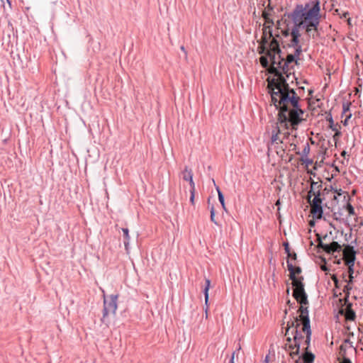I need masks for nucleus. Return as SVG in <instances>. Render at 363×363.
Instances as JSON below:
<instances>
[{"mask_svg": "<svg viewBox=\"0 0 363 363\" xmlns=\"http://www.w3.org/2000/svg\"><path fill=\"white\" fill-rule=\"evenodd\" d=\"M314 192H316V191H311V190H310L308 191V196H307V199L308 200V201H311V198L312 195H313Z\"/></svg>", "mask_w": 363, "mask_h": 363, "instance_id": "nucleus-45", "label": "nucleus"}, {"mask_svg": "<svg viewBox=\"0 0 363 363\" xmlns=\"http://www.w3.org/2000/svg\"><path fill=\"white\" fill-rule=\"evenodd\" d=\"M216 189L218 192L219 202L220 203L223 208L224 210H225V199H224L223 194L222 193V191H220V189L218 186H216Z\"/></svg>", "mask_w": 363, "mask_h": 363, "instance_id": "nucleus-25", "label": "nucleus"}, {"mask_svg": "<svg viewBox=\"0 0 363 363\" xmlns=\"http://www.w3.org/2000/svg\"><path fill=\"white\" fill-rule=\"evenodd\" d=\"M291 146H292L293 150H295V149H296V145H295V144H294V143H291Z\"/></svg>", "mask_w": 363, "mask_h": 363, "instance_id": "nucleus-57", "label": "nucleus"}, {"mask_svg": "<svg viewBox=\"0 0 363 363\" xmlns=\"http://www.w3.org/2000/svg\"><path fill=\"white\" fill-rule=\"evenodd\" d=\"M262 30H263V32H262L263 36L272 38V40L274 38L273 37L272 27H271V26L264 25Z\"/></svg>", "mask_w": 363, "mask_h": 363, "instance_id": "nucleus-20", "label": "nucleus"}, {"mask_svg": "<svg viewBox=\"0 0 363 363\" xmlns=\"http://www.w3.org/2000/svg\"><path fill=\"white\" fill-rule=\"evenodd\" d=\"M299 319L297 317H294V319L287 322V327L286 329L285 335H287L291 328H294V330L298 328L300 326Z\"/></svg>", "mask_w": 363, "mask_h": 363, "instance_id": "nucleus-14", "label": "nucleus"}, {"mask_svg": "<svg viewBox=\"0 0 363 363\" xmlns=\"http://www.w3.org/2000/svg\"><path fill=\"white\" fill-rule=\"evenodd\" d=\"M272 102L279 110V122L287 127L290 123L293 128L302 121L303 111L299 106L300 98L293 89H290L284 77L280 79H272L268 83Z\"/></svg>", "mask_w": 363, "mask_h": 363, "instance_id": "nucleus-1", "label": "nucleus"}, {"mask_svg": "<svg viewBox=\"0 0 363 363\" xmlns=\"http://www.w3.org/2000/svg\"><path fill=\"white\" fill-rule=\"evenodd\" d=\"M210 285H211V281H210V279H206V284H205V287H204V289H203V294H204V296H205V303H206V305H207L208 301V298H209V296H208V291H209Z\"/></svg>", "mask_w": 363, "mask_h": 363, "instance_id": "nucleus-23", "label": "nucleus"}, {"mask_svg": "<svg viewBox=\"0 0 363 363\" xmlns=\"http://www.w3.org/2000/svg\"><path fill=\"white\" fill-rule=\"evenodd\" d=\"M286 340V344H292L291 343L292 338L291 337H287Z\"/></svg>", "mask_w": 363, "mask_h": 363, "instance_id": "nucleus-49", "label": "nucleus"}, {"mask_svg": "<svg viewBox=\"0 0 363 363\" xmlns=\"http://www.w3.org/2000/svg\"><path fill=\"white\" fill-rule=\"evenodd\" d=\"M182 178L185 181L189 182V184L191 189H195V184L193 180V173L191 169L186 167L182 172Z\"/></svg>", "mask_w": 363, "mask_h": 363, "instance_id": "nucleus-12", "label": "nucleus"}, {"mask_svg": "<svg viewBox=\"0 0 363 363\" xmlns=\"http://www.w3.org/2000/svg\"><path fill=\"white\" fill-rule=\"evenodd\" d=\"M351 289H352V286H350V284L347 283V284L345 286V289H344V292L347 294V297H348V294Z\"/></svg>", "mask_w": 363, "mask_h": 363, "instance_id": "nucleus-42", "label": "nucleus"}, {"mask_svg": "<svg viewBox=\"0 0 363 363\" xmlns=\"http://www.w3.org/2000/svg\"><path fill=\"white\" fill-rule=\"evenodd\" d=\"M302 331L306 333L305 343L307 345V347H306L305 350H308L311 339V328H308L307 329L302 328Z\"/></svg>", "mask_w": 363, "mask_h": 363, "instance_id": "nucleus-19", "label": "nucleus"}, {"mask_svg": "<svg viewBox=\"0 0 363 363\" xmlns=\"http://www.w3.org/2000/svg\"><path fill=\"white\" fill-rule=\"evenodd\" d=\"M353 279H354L353 275H352V274H351V275H349V280H348V281H347V283H349V284H352V281H353Z\"/></svg>", "mask_w": 363, "mask_h": 363, "instance_id": "nucleus-48", "label": "nucleus"}, {"mask_svg": "<svg viewBox=\"0 0 363 363\" xmlns=\"http://www.w3.org/2000/svg\"><path fill=\"white\" fill-rule=\"evenodd\" d=\"M267 26H271L272 27L274 26V21L269 17L265 20V24Z\"/></svg>", "mask_w": 363, "mask_h": 363, "instance_id": "nucleus-43", "label": "nucleus"}, {"mask_svg": "<svg viewBox=\"0 0 363 363\" xmlns=\"http://www.w3.org/2000/svg\"><path fill=\"white\" fill-rule=\"evenodd\" d=\"M235 351L233 352L231 354V357H230V363H235L234 362V359H235Z\"/></svg>", "mask_w": 363, "mask_h": 363, "instance_id": "nucleus-46", "label": "nucleus"}, {"mask_svg": "<svg viewBox=\"0 0 363 363\" xmlns=\"http://www.w3.org/2000/svg\"><path fill=\"white\" fill-rule=\"evenodd\" d=\"M352 237V233H350V234H345V240H349V239Z\"/></svg>", "mask_w": 363, "mask_h": 363, "instance_id": "nucleus-50", "label": "nucleus"}, {"mask_svg": "<svg viewBox=\"0 0 363 363\" xmlns=\"http://www.w3.org/2000/svg\"><path fill=\"white\" fill-rule=\"evenodd\" d=\"M310 152V146L308 143H306L304 148L302 150V157H307Z\"/></svg>", "mask_w": 363, "mask_h": 363, "instance_id": "nucleus-33", "label": "nucleus"}, {"mask_svg": "<svg viewBox=\"0 0 363 363\" xmlns=\"http://www.w3.org/2000/svg\"><path fill=\"white\" fill-rule=\"evenodd\" d=\"M314 198L312 201H310L309 203L321 204L323 202V199L321 198V194L320 190L316 191V192L313 193Z\"/></svg>", "mask_w": 363, "mask_h": 363, "instance_id": "nucleus-21", "label": "nucleus"}, {"mask_svg": "<svg viewBox=\"0 0 363 363\" xmlns=\"http://www.w3.org/2000/svg\"><path fill=\"white\" fill-rule=\"evenodd\" d=\"M342 212L341 208H338L337 211H333V217L335 220L340 222H344V219L342 218Z\"/></svg>", "mask_w": 363, "mask_h": 363, "instance_id": "nucleus-24", "label": "nucleus"}, {"mask_svg": "<svg viewBox=\"0 0 363 363\" xmlns=\"http://www.w3.org/2000/svg\"><path fill=\"white\" fill-rule=\"evenodd\" d=\"M350 347L345 344H342L340 347L339 354L342 357V360L340 363H352L351 360L347 357V350Z\"/></svg>", "mask_w": 363, "mask_h": 363, "instance_id": "nucleus-13", "label": "nucleus"}, {"mask_svg": "<svg viewBox=\"0 0 363 363\" xmlns=\"http://www.w3.org/2000/svg\"><path fill=\"white\" fill-rule=\"evenodd\" d=\"M292 333H294V336L293 337L294 342H295V347H296V350L295 352H291V357L294 359L295 357L298 355L300 352V347H301V339H303V337L301 334V333L298 331V330L296 329L292 331Z\"/></svg>", "mask_w": 363, "mask_h": 363, "instance_id": "nucleus-8", "label": "nucleus"}, {"mask_svg": "<svg viewBox=\"0 0 363 363\" xmlns=\"http://www.w3.org/2000/svg\"><path fill=\"white\" fill-rule=\"evenodd\" d=\"M318 247L319 248L323 249L325 252H327V249L329 248L328 247V244L323 243V241L321 240V238L320 236L318 237Z\"/></svg>", "mask_w": 363, "mask_h": 363, "instance_id": "nucleus-31", "label": "nucleus"}, {"mask_svg": "<svg viewBox=\"0 0 363 363\" xmlns=\"http://www.w3.org/2000/svg\"><path fill=\"white\" fill-rule=\"evenodd\" d=\"M304 164H306L307 166L309 164H311L313 163V160L311 159H309L307 157H301V160Z\"/></svg>", "mask_w": 363, "mask_h": 363, "instance_id": "nucleus-37", "label": "nucleus"}, {"mask_svg": "<svg viewBox=\"0 0 363 363\" xmlns=\"http://www.w3.org/2000/svg\"><path fill=\"white\" fill-rule=\"evenodd\" d=\"M301 306L299 308V311L301 313L300 314V320L302 321L303 327L302 328L307 329L308 328H311L310 324V318L308 315V307H305L304 306H306L307 304H301Z\"/></svg>", "mask_w": 363, "mask_h": 363, "instance_id": "nucleus-7", "label": "nucleus"}, {"mask_svg": "<svg viewBox=\"0 0 363 363\" xmlns=\"http://www.w3.org/2000/svg\"><path fill=\"white\" fill-rule=\"evenodd\" d=\"M284 350L286 351L289 352V355L291 356V352H295V350H296V347H295V343L294 344H285Z\"/></svg>", "mask_w": 363, "mask_h": 363, "instance_id": "nucleus-30", "label": "nucleus"}, {"mask_svg": "<svg viewBox=\"0 0 363 363\" xmlns=\"http://www.w3.org/2000/svg\"><path fill=\"white\" fill-rule=\"evenodd\" d=\"M280 203H280V200L279 199V200H277V202H276V203H275V204H276V206H279L280 205Z\"/></svg>", "mask_w": 363, "mask_h": 363, "instance_id": "nucleus-59", "label": "nucleus"}, {"mask_svg": "<svg viewBox=\"0 0 363 363\" xmlns=\"http://www.w3.org/2000/svg\"><path fill=\"white\" fill-rule=\"evenodd\" d=\"M314 224H315V222L313 220H311L310 221V225H314Z\"/></svg>", "mask_w": 363, "mask_h": 363, "instance_id": "nucleus-64", "label": "nucleus"}, {"mask_svg": "<svg viewBox=\"0 0 363 363\" xmlns=\"http://www.w3.org/2000/svg\"><path fill=\"white\" fill-rule=\"evenodd\" d=\"M352 117V114H349L348 116H347L346 118H347V121Z\"/></svg>", "mask_w": 363, "mask_h": 363, "instance_id": "nucleus-63", "label": "nucleus"}, {"mask_svg": "<svg viewBox=\"0 0 363 363\" xmlns=\"http://www.w3.org/2000/svg\"><path fill=\"white\" fill-rule=\"evenodd\" d=\"M181 50H182L184 52V54L186 55V50H185V48H184V46H182V47H181Z\"/></svg>", "mask_w": 363, "mask_h": 363, "instance_id": "nucleus-56", "label": "nucleus"}, {"mask_svg": "<svg viewBox=\"0 0 363 363\" xmlns=\"http://www.w3.org/2000/svg\"><path fill=\"white\" fill-rule=\"evenodd\" d=\"M287 268L289 272V278L292 281V286L294 287L293 296L298 303L301 304H308V296L304 289V284L303 283V277H296V274L301 272L300 267H294L293 264L289 261H286Z\"/></svg>", "mask_w": 363, "mask_h": 363, "instance_id": "nucleus-4", "label": "nucleus"}, {"mask_svg": "<svg viewBox=\"0 0 363 363\" xmlns=\"http://www.w3.org/2000/svg\"><path fill=\"white\" fill-rule=\"evenodd\" d=\"M271 38H269V37H265V36H263L262 37V39H261V42H260V45H265L267 46L268 45V40L270 39Z\"/></svg>", "mask_w": 363, "mask_h": 363, "instance_id": "nucleus-38", "label": "nucleus"}, {"mask_svg": "<svg viewBox=\"0 0 363 363\" xmlns=\"http://www.w3.org/2000/svg\"><path fill=\"white\" fill-rule=\"evenodd\" d=\"M191 196H190V202L194 204V196H195V189H191L190 190Z\"/></svg>", "mask_w": 363, "mask_h": 363, "instance_id": "nucleus-40", "label": "nucleus"}, {"mask_svg": "<svg viewBox=\"0 0 363 363\" xmlns=\"http://www.w3.org/2000/svg\"><path fill=\"white\" fill-rule=\"evenodd\" d=\"M354 255H353L352 257L346 262L345 264L348 267V273L349 275H353L354 274Z\"/></svg>", "mask_w": 363, "mask_h": 363, "instance_id": "nucleus-22", "label": "nucleus"}, {"mask_svg": "<svg viewBox=\"0 0 363 363\" xmlns=\"http://www.w3.org/2000/svg\"><path fill=\"white\" fill-rule=\"evenodd\" d=\"M291 146H292L293 150H295V149H296V145H295V144H294V143H291Z\"/></svg>", "mask_w": 363, "mask_h": 363, "instance_id": "nucleus-58", "label": "nucleus"}, {"mask_svg": "<svg viewBox=\"0 0 363 363\" xmlns=\"http://www.w3.org/2000/svg\"><path fill=\"white\" fill-rule=\"evenodd\" d=\"M288 17L307 33L312 29L317 30L321 18L320 0H309L304 4H297Z\"/></svg>", "mask_w": 363, "mask_h": 363, "instance_id": "nucleus-2", "label": "nucleus"}, {"mask_svg": "<svg viewBox=\"0 0 363 363\" xmlns=\"http://www.w3.org/2000/svg\"><path fill=\"white\" fill-rule=\"evenodd\" d=\"M320 268L323 271H325V272L328 270V268L325 265L321 266Z\"/></svg>", "mask_w": 363, "mask_h": 363, "instance_id": "nucleus-52", "label": "nucleus"}, {"mask_svg": "<svg viewBox=\"0 0 363 363\" xmlns=\"http://www.w3.org/2000/svg\"><path fill=\"white\" fill-rule=\"evenodd\" d=\"M6 2L8 3V4L9 5V6L11 7V2L10 0H6Z\"/></svg>", "mask_w": 363, "mask_h": 363, "instance_id": "nucleus-62", "label": "nucleus"}, {"mask_svg": "<svg viewBox=\"0 0 363 363\" xmlns=\"http://www.w3.org/2000/svg\"><path fill=\"white\" fill-rule=\"evenodd\" d=\"M326 119L330 123V125H329L330 128L332 130H337L338 124H336V125L334 124L333 119L332 115L330 113L326 117Z\"/></svg>", "mask_w": 363, "mask_h": 363, "instance_id": "nucleus-26", "label": "nucleus"}, {"mask_svg": "<svg viewBox=\"0 0 363 363\" xmlns=\"http://www.w3.org/2000/svg\"><path fill=\"white\" fill-rule=\"evenodd\" d=\"M321 187V183L313 181L311 184V191L320 190Z\"/></svg>", "mask_w": 363, "mask_h": 363, "instance_id": "nucleus-28", "label": "nucleus"}, {"mask_svg": "<svg viewBox=\"0 0 363 363\" xmlns=\"http://www.w3.org/2000/svg\"><path fill=\"white\" fill-rule=\"evenodd\" d=\"M345 318L347 320H354L356 315L354 311L352 309V303H348L345 308Z\"/></svg>", "mask_w": 363, "mask_h": 363, "instance_id": "nucleus-16", "label": "nucleus"}, {"mask_svg": "<svg viewBox=\"0 0 363 363\" xmlns=\"http://www.w3.org/2000/svg\"><path fill=\"white\" fill-rule=\"evenodd\" d=\"M357 240H354V241L351 242L350 245H353L354 247L355 245H357Z\"/></svg>", "mask_w": 363, "mask_h": 363, "instance_id": "nucleus-55", "label": "nucleus"}, {"mask_svg": "<svg viewBox=\"0 0 363 363\" xmlns=\"http://www.w3.org/2000/svg\"><path fill=\"white\" fill-rule=\"evenodd\" d=\"M289 135V132H286V133H284V137L285 138H287Z\"/></svg>", "mask_w": 363, "mask_h": 363, "instance_id": "nucleus-60", "label": "nucleus"}, {"mask_svg": "<svg viewBox=\"0 0 363 363\" xmlns=\"http://www.w3.org/2000/svg\"><path fill=\"white\" fill-rule=\"evenodd\" d=\"M292 259H296V254L294 252L290 256Z\"/></svg>", "mask_w": 363, "mask_h": 363, "instance_id": "nucleus-54", "label": "nucleus"}, {"mask_svg": "<svg viewBox=\"0 0 363 363\" xmlns=\"http://www.w3.org/2000/svg\"><path fill=\"white\" fill-rule=\"evenodd\" d=\"M311 204V213L315 219H320L323 217V208L321 204L312 203Z\"/></svg>", "mask_w": 363, "mask_h": 363, "instance_id": "nucleus-10", "label": "nucleus"}, {"mask_svg": "<svg viewBox=\"0 0 363 363\" xmlns=\"http://www.w3.org/2000/svg\"><path fill=\"white\" fill-rule=\"evenodd\" d=\"M342 344H345L346 345H347L350 349H352V350H354V347L352 345V342L350 341V339L347 338L344 340L343 343Z\"/></svg>", "mask_w": 363, "mask_h": 363, "instance_id": "nucleus-39", "label": "nucleus"}, {"mask_svg": "<svg viewBox=\"0 0 363 363\" xmlns=\"http://www.w3.org/2000/svg\"><path fill=\"white\" fill-rule=\"evenodd\" d=\"M281 50L277 39L274 38L270 43V49L267 51V55L272 63L269 72L277 77V79H280L283 74H287L289 65L293 62H296V57L293 54H289L286 60L281 57Z\"/></svg>", "mask_w": 363, "mask_h": 363, "instance_id": "nucleus-3", "label": "nucleus"}, {"mask_svg": "<svg viewBox=\"0 0 363 363\" xmlns=\"http://www.w3.org/2000/svg\"><path fill=\"white\" fill-rule=\"evenodd\" d=\"M330 188H331V189H333V188L332 186H330ZM334 191H335V192H337L338 195H341L342 189H340L339 191H337V190H336V189H335V190L334 189Z\"/></svg>", "mask_w": 363, "mask_h": 363, "instance_id": "nucleus-53", "label": "nucleus"}, {"mask_svg": "<svg viewBox=\"0 0 363 363\" xmlns=\"http://www.w3.org/2000/svg\"><path fill=\"white\" fill-rule=\"evenodd\" d=\"M211 220L216 225H218V223L215 220V209L213 206H211Z\"/></svg>", "mask_w": 363, "mask_h": 363, "instance_id": "nucleus-34", "label": "nucleus"}, {"mask_svg": "<svg viewBox=\"0 0 363 363\" xmlns=\"http://www.w3.org/2000/svg\"><path fill=\"white\" fill-rule=\"evenodd\" d=\"M118 295L111 294L106 298L104 296V308L101 322L106 323V318L109 314H115L117 309Z\"/></svg>", "mask_w": 363, "mask_h": 363, "instance_id": "nucleus-5", "label": "nucleus"}, {"mask_svg": "<svg viewBox=\"0 0 363 363\" xmlns=\"http://www.w3.org/2000/svg\"><path fill=\"white\" fill-rule=\"evenodd\" d=\"M328 247H329L327 249L328 254H332L335 252H340L342 250V245H340L337 242L333 241L330 244H328Z\"/></svg>", "mask_w": 363, "mask_h": 363, "instance_id": "nucleus-15", "label": "nucleus"}, {"mask_svg": "<svg viewBox=\"0 0 363 363\" xmlns=\"http://www.w3.org/2000/svg\"><path fill=\"white\" fill-rule=\"evenodd\" d=\"M293 48L295 49L294 54H293V55H295V57H296V64H297L298 60H299V56H300L301 53L302 52V48H301V45H299L297 47H294Z\"/></svg>", "mask_w": 363, "mask_h": 363, "instance_id": "nucleus-29", "label": "nucleus"}, {"mask_svg": "<svg viewBox=\"0 0 363 363\" xmlns=\"http://www.w3.org/2000/svg\"><path fill=\"white\" fill-rule=\"evenodd\" d=\"M300 357L303 360L302 363H313L315 359V355L308 350H305V352Z\"/></svg>", "mask_w": 363, "mask_h": 363, "instance_id": "nucleus-17", "label": "nucleus"}, {"mask_svg": "<svg viewBox=\"0 0 363 363\" xmlns=\"http://www.w3.org/2000/svg\"><path fill=\"white\" fill-rule=\"evenodd\" d=\"M268 57L269 58V57L267 55L266 56H261L259 58L260 64L264 68H267L269 66Z\"/></svg>", "mask_w": 363, "mask_h": 363, "instance_id": "nucleus-27", "label": "nucleus"}, {"mask_svg": "<svg viewBox=\"0 0 363 363\" xmlns=\"http://www.w3.org/2000/svg\"><path fill=\"white\" fill-rule=\"evenodd\" d=\"M300 29H301V28H298L296 25L294 24L290 32L291 40L288 44V46L289 48H294L301 45L299 43V38L301 37Z\"/></svg>", "mask_w": 363, "mask_h": 363, "instance_id": "nucleus-6", "label": "nucleus"}, {"mask_svg": "<svg viewBox=\"0 0 363 363\" xmlns=\"http://www.w3.org/2000/svg\"><path fill=\"white\" fill-rule=\"evenodd\" d=\"M283 245L284 247V250H285L286 253L287 254L288 257H290V256L291 255V253L290 252L289 243L284 242Z\"/></svg>", "mask_w": 363, "mask_h": 363, "instance_id": "nucleus-36", "label": "nucleus"}, {"mask_svg": "<svg viewBox=\"0 0 363 363\" xmlns=\"http://www.w3.org/2000/svg\"><path fill=\"white\" fill-rule=\"evenodd\" d=\"M335 131V135H333V139L336 140L337 138H339L341 135V132L337 129V130Z\"/></svg>", "mask_w": 363, "mask_h": 363, "instance_id": "nucleus-44", "label": "nucleus"}, {"mask_svg": "<svg viewBox=\"0 0 363 363\" xmlns=\"http://www.w3.org/2000/svg\"><path fill=\"white\" fill-rule=\"evenodd\" d=\"M283 35L286 37L289 35V30H284L283 31Z\"/></svg>", "mask_w": 363, "mask_h": 363, "instance_id": "nucleus-51", "label": "nucleus"}, {"mask_svg": "<svg viewBox=\"0 0 363 363\" xmlns=\"http://www.w3.org/2000/svg\"><path fill=\"white\" fill-rule=\"evenodd\" d=\"M347 118H345V121H344V122H343V124H344L345 125H347Z\"/></svg>", "mask_w": 363, "mask_h": 363, "instance_id": "nucleus-61", "label": "nucleus"}, {"mask_svg": "<svg viewBox=\"0 0 363 363\" xmlns=\"http://www.w3.org/2000/svg\"><path fill=\"white\" fill-rule=\"evenodd\" d=\"M350 103H345V104H343L342 105V109H343V113H346L347 111H349L350 109Z\"/></svg>", "mask_w": 363, "mask_h": 363, "instance_id": "nucleus-41", "label": "nucleus"}, {"mask_svg": "<svg viewBox=\"0 0 363 363\" xmlns=\"http://www.w3.org/2000/svg\"><path fill=\"white\" fill-rule=\"evenodd\" d=\"M121 230L123 231V236H124L125 249L126 252L128 253L129 252V243H130V238L129 235V230L126 228H123L121 229Z\"/></svg>", "mask_w": 363, "mask_h": 363, "instance_id": "nucleus-18", "label": "nucleus"}, {"mask_svg": "<svg viewBox=\"0 0 363 363\" xmlns=\"http://www.w3.org/2000/svg\"><path fill=\"white\" fill-rule=\"evenodd\" d=\"M262 17L264 18V20H266L269 17V13L267 11H264L262 13Z\"/></svg>", "mask_w": 363, "mask_h": 363, "instance_id": "nucleus-47", "label": "nucleus"}, {"mask_svg": "<svg viewBox=\"0 0 363 363\" xmlns=\"http://www.w3.org/2000/svg\"><path fill=\"white\" fill-rule=\"evenodd\" d=\"M270 49V44L269 45V49H267V46L265 45H259V54H264V53H267V52Z\"/></svg>", "mask_w": 363, "mask_h": 363, "instance_id": "nucleus-35", "label": "nucleus"}, {"mask_svg": "<svg viewBox=\"0 0 363 363\" xmlns=\"http://www.w3.org/2000/svg\"><path fill=\"white\" fill-rule=\"evenodd\" d=\"M353 254L354 255V261L356 260V255L357 251L354 250V246L351 245H345V248L342 250L343 259L345 261V264L347 261L350 260Z\"/></svg>", "mask_w": 363, "mask_h": 363, "instance_id": "nucleus-9", "label": "nucleus"}, {"mask_svg": "<svg viewBox=\"0 0 363 363\" xmlns=\"http://www.w3.org/2000/svg\"><path fill=\"white\" fill-rule=\"evenodd\" d=\"M345 208L347 211L349 215H354L355 214L354 207L352 206L351 203H347L345 205Z\"/></svg>", "mask_w": 363, "mask_h": 363, "instance_id": "nucleus-32", "label": "nucleus"}, {"mask_svg": "<svg viewBox=\"0 0 363 363\" xmlns=\"http://www.w3.org/2000/svg\"><path fill=\"white\" fill-rule=\"evenodd\" d=\"M281 133L280 128L277 123L274 124L272 126V130L271 132V143L272 144H278L282 143V140H280L279 135Z\"/></svg>", "mask_w": 363, "mask_h": 363, "instance_id": "nucleus-11", "label": "nucleus"}]
</instances>
